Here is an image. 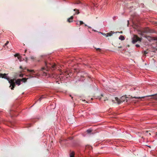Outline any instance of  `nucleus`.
<instances>
[{
  "label": "nucleus",
  "mask_w": 157,
  "mask_h": 157,
  "mask_svg": "<svg viewBox=\"0 0 157 157\" xmlns=\"http://www.w3.org/2000/svg\"><path fill=\"white\" fill-rule=\"evenodd\" d=\"M62 140H60V141H59V142H60V143H61V142H62Z\"/></svg>",
  "instance_id": "obj_33"
},
{
  "label": "nucleus",
  "mask_w": 157,
  "mask_h": 157,
  "mask_svg": "<svg viewBox=\"0 0 157 157\" xmlns=\"http://www.w3.org/2000/svg\"><path fill=\"white\" fill-rule=\"evenodd\" d=\"M151 96H152V98L153 99H154L156 100H157V94L147 96V97H151Z\"/></svg>",
  "instance_id": "obj_9"
},
{
  "label": "nucleus",
  "mask_w": 157,
  "mask_h": 157,
  "mask_svg": "<svg viewBox=\"0 0 157 157\" xmlns=\"http://www.w3.org/2000/svg\"><path fill=\"white\" fill-rule=\"evenodd\" d=\"M85 26H86L87 25H86V24H85Z\"/></svg>",
  "instance_id": "obj_38"
},
{
  "label": "nucleus",
  "mask_w": 157,
  "mask_h": 157,
  "mask_svg": "<svg viewBox=\"0 0 157 157\" xmlns=\"http://www.w3.org/2000/svg\"><path fill=\"white\" fill-rule=\"evenodd\" d=\"M26 52H27V55L28 56V55H30V52H28L27 50V49H25V53H26Z\"/></svg>",
  "instance_id": "obj_18"
},
{
  "label": "nucleus",
  "mask_w": 157,
  "mask_h": 157,
  "mask_svg": "<svg viewBox=\"0 0 157 157\" xmlns=\"http://www.w3.org/2000/svg\"><path fill=\"white\" fill-rule=\"evenodd\" d=\"M9 43V41H7L6 43L3 45V47L5 48V49L7 48L8 47L7 46V45Z\"/></svg>",
  "instance_id": "obj_11"
},
{
  "label": "nucleus",
  "mask_w": 157,
  "mask_h": 157,
  "mask_svg": "<svg viewBox=\"0 0 157 157\" xmlns=\"http://www.w3.org/2000/svg\"><path fill=\"white\" fill-rule=\"evenodd\" d=\"M46 67H42V70H46L47 71L51 69L52 70H55L56 68V66L55 64H52L51 63H48L46 62H45Z\"/></svg>",
  "instance_id": "obj_1"
},
{
  "label": "nucleus",
  "mask_w": 157,
  "mask_h": 157,
  "mask_svg": "<svg viewBox=\"0 0 157 157\" xmlns=\"http://www.w3.org/2000/svg\"><path fill=\"white\" fill-rule=\"evenodd\" d=\"M136 46L137 47V48H139V47H140V45L139 44H136Z\"/></svg>",
  "instance_id": "obj_26"
},
{
  "label": "nucleus",
  "mask_w": 157,
  "mask_h": 157,
  "mask_svg": "<svg viewBox=\"0 0 157 157\" xmlns=\"http://www.w3.org/2000/svg\"><path fill=\"white\" fill-rule=\"evenodd\" d=\"M27 71L29 72H31L32 74H33L34 73V71L33 70H30L29 69H27Z\"/></svg>",
  "instance_id": "obj_19"
},
{
  "label": "nucleus",
  "mask_w": 157,
  "mask_h": 157,
  "mask_svg": "<svg viewBox=\"0 0 157 157\" xmlns=\"http://www.w3.org/2000/svg\"><path fill=\"white\" fill-rule=\"evenodd\" d=\"M23 55L24 56H25L26 55V54H24Z\"/></svg>",
  "instance_id": "obj_36"
},
{
  "label": "nucleus",
  "mask_w": 157,
  "mask_h": 157,
  "mask_svg": "<svg viewBox=\"0 0 157 157\" xmlns=\"http://www.w3.org/2000/svg\"><path fill=\"white\" fill-rule=\"evenodd\" d=\"M92 131L91 129H88L86 131V132H87V133H91L92 132Z\"/></svg>",
  "instance_id": "obj_20"
},
{
  "label": "nucleus",
  "mask_w": 157,
  "mask_h": 157,
  "mask_svg": "<svg viewBox=\"0 0 157 157\" xmlns=\"http://www.w3.org/2000/svg\"><path fill=\"white\" fill-rule=\"evenodd\" d=\"M140 34V35H141L142 36H143V35H144L143 33H141Z\"/></svg>",
  "instance_id": "obj_28"
},
{
  "label": "nucleus",
  "mask_w": 157,
  "mask_h": 157,
  "mask_svg": "<svg viewBox=\"0 0 157 157\" xmlns=\"http://www.w3.org/2000/svg\"><path fill=\"white\" fill-rule=\"evenodd\" d=\"M114 33L112 31H111L110 32H109V33H107L106 34H105V35L106 37H108L109 36H111Z\"/></svg>",
  "instance_id": "obj_7"
},
{
  "label": "nucleus",
  "mask_w": 157,
  "mask_h": 157,
  "mask_svg": "<svg viewBox=\"0 0 157 157\" xmlns=\"http://www.w3.org/2000/svg\"><path fill=\"white\" fill-rule=\"evenodd\" d=\"M115 99L116 100V101L117 102L118 104L121 103V101H120V100L117 97H116L115 98Z\"/></svg>",
  "instance_id": "obj_14"
},
{
  "label": "nucleus",
  "mask_w": 157,
  "mask_h": 157,
  "mask_svg": "<svg viewBox=\"0 0 157 157\" xmlns=\"http://www.w3.org/2000/svg\"><path fill=\"white\" fill-rule=\"evenodd\" d=\"M122 31H121L120 33H122Z\"/></svg>",
  "instance_id": "obj_35"
},
{
  "label": "nucleus",
  "mask_w": 157,
  "mask_h": 157,
  "mask_svg": "<svg viewBox=\"0 0 157 157\" xmlns=\"http://www.w3.org/2000/svg\"><path fill=\"white\" fill-rule=\"evenodd\" d=\"M8 81H9V82L10 83V87H11V90H13V89L15 86V79H10Z\"/></svg>",
  "instance_id": "obj_3"
},
{
  "label": "nucleus",
  "mask_w": 157,
  "mask_h": 157,
  "mask_svg": "<svg viewBox=\"0 0 157 157\" xmlns=\"http://www.w3.org/2000/svg\"><path fill=\"white\" fill-rule=\"evenodd\" d=\"M119 39L122 40H124L125 39V38L124 36L121 35L119 37Z\"/></svg>",
  "instance_id": "obj_12"
},
{
  "label": "nucleus",
  "mask_w": 157,
  "mask_h": 157,
  "mask_svg": "<svg viewBox=\"0 0 157 157\" xmlns=\"http://www.w3.org/2000/svg\"><path fill=\"white\" fill-rule=\"evenodd\" d=\"M46 98V97L45 96L42 95L41 96V97L39 98L38 100L40 101L43 98Z\"/></svg>",
  "instance_id": "obj_13"
},
{
  "label": "nucleus",
  "mask_w": 157,
  "mask_h": 157,
  "mask_svg": "<svg viewBox=\"0 0 157 157\" xmlns=\"http://www.w3.org/2000/svg\"><path fill=\"white\" fill-rule=\"evenodd\" d=\"M88 78H90V76H88Z\"/></svg>",
  "instance_id": "obj_34"
},
{
  "label": "nucleus",
  "mask_w": 157,
  "mask_h": 157,
  "mask_svg": "<svg viewBox=\"0 0 157 157\" xmlns=\"http://www.w3.org/2000/svg\"><path fill=\"white\" fill-rule=\"evenodd\" d=\"M7 74H1V77L4 78L8 80L10 79L7 75Z\"/></svg>",
  "instance_id": "obj_5"
},
{
  "label": "nucleus",
  "mask_w": 157,
  "mask_h": 157,
  "mask_svg": "<svg viewBox=\"0 0 157 157\" xmlns=\"http://www.w3.org/2000/svg\"><path fill=\"white\" fill-rule=\"evenodd\" d=\"M20 68L21 69H22V67L21 66H20Z\"/></svg>",
  "instance_id": "obj_32"
},
{
  "label": "nucleus",
  "mask_w": 157,
  "mask_h": 157,
  "mask_svg": "<svg viewBox=\"0 0 157 157\" xmlns=\"http://www.w3.org/2000/svg\"><path fill=\"white\" fill-rule=\"evenodd\" d=\"M19 55H20L19 53H16L14 55V56L15 57H17Z\"/></svg>",
  "instance_id": "obj_25"
},
{
  "label": "nucleus",
  "mask_w": 157,
  "mask_h": 157,
  "mask_svg": "<svg viewBox=\"0 0 157 157\" xmlns=\"http://www.w3.org/2000/svg\"><path fill=\"white\" fill-rule=\"evenodd\" d=\"M152 40H154L157 41V37H153L152 38Z\"/></svg>",
  "instance_id": "obj_21"
},
{
  "label": "nucleus",
  "mask_w": 157,
  "mask_h": 157,
  "mask_svg": "<svg viewBox=\"0 0 157 157\" xmlns=\"http://www.w3.org/2000/svg\"><path fill=\"white\" fill-rule=\"evenodd\" d=\"M144 98V97H135V98Z\"/></svg>",
  "instance_id": "obj_27"
},
{
  "label": "nucleus",
  "mask_w": 157,
  "mask_h": 157,
  "mask_svg": "<svg viewBox=\"0 0 157 157\" xmlns=\"http://www.w3.org/2000/svg\"><path fill=\"white\" fill-rule=\"evenodd\" d=\"M74 10L75 11H76L75 14H78L79 13V10L78 9H74Z\"/></svg>",
  "instance_id": "obj_15"
},
{
  "label": "nucleus",
  "mask_w": 157,
  "mask_h": 157,
  "mask_svg": "<svg viewBox=\"0 0 157 157\" xmlns=\"http://www.w3.org/2000/svg\"><path fill=\"white\" fill-rule=\"evenodd\" d=\"M87 148H88L90 150L92 149V147L91 146L87 145L86 146V148L87 149Z\"/></svg>",
  "instance_id": "obj_17"
},
{
  "label": "nucleus",
  "mask_w": 157,
  "mask_h": 157,
  "mask_svg": "<svg viewBox=\"0 0 157 157\" xmlns=\"http://www.w3.org/2000/svg\"><path fill=\"white\" fill-rule=\"evenodd\" d=\"M142 40V38H139L136 35H134L132 38V43L135 44L138 41H141Z\"/></svg>",
  "instance_id": "obj_4"
},
{
  "label": "nucleus",
  "mask_w": 157,
  "mask_h": 157,
  "mask_svg": "<svg viewBox=\"0 0 157 157\" xmlns=\"http://www.w3.org/2000/svg\"><path fill=\"white\" fill-rule=\"evenodd\" d=\"M80 3V1H78V2H77L76 3L77 4H78L79 3Z\"/></svg>",
  "instance_id": "obj_30"
},
{
  "label": "nucleus",
  "mask_w": 157,
  "mask_h": 157,
  "mask_svg": "<svg viewBox=\"0 0 157 157\" xmlns=\"http://www.w3.org/2000/svg\"><path fill=\"white\" fill-rule=\"evenodd\" d=\"M21 57L20 55H19V56H18L17 57L18 59H19L20 60V61H21Z\"/></svg>",
  "instance_id": "obj_22"
},
{
  "label": "nucleus",
  "mask_w": 157,
  "mask_h": 157,
  "mask_svg": "<svg viewBox=\"0 0 157 157\" xmlns=\"http://www.w3.org/2000/svg\"><path fill=\"white\" fill-rule=\"evenodd\" d=\"M147 53H148V52L147 51H145L144 52V54H147Z\"/></svg>",
  "instance_id": "obj_29"
},
{
  "label": "nucleus",
  "mask_w": 157,
  "mask_h": 157,
  "mask_svg": "<svg viewBox=\"0 0 157 157\" xmlns=\"http://www.w3.org/2000/svg\"><path fill=\"white\" fill-rule=\"evenodd\" d=\"M75 153L74 151L71 152L70 154V157H75Z\"/></svg>",
  "instance_id": "obj_10"
},
{
  "label": "nucleus",
  "mask_w": 157,
  "mask_h": 157,
  "mask_svg": "<svg viewBox=\"0 0 157 157\" xmlns=\"http://www.w3.org/2000/svg\"><path fill=\"white\" fill-rule=\"evenodd\" d=\"M96 49V51H98L99 52H101V49L100 48H97Z\"/></svg>",
  "instance_id": "obj_23"
},
{
  "label": "nucleus",
  "mask_w": 157,
  "mask_h": 157,
  "mask_svg": "<svg viewBox=\"0 0 157 157\" xmlns=\"http://www.w3.org/2000/svg\"><path fill=\"white\" fill-rule=\"evenodd\" d=\"M27 79L26 78H23L21 79V81L23 82H25L26 81Z\"/></svg>",
  "instance_id": "obj_16"
},
{
  "label": "nucleus",
  "mask_w": 157,
  "mask_h": 157,
  "mask_svg": "<svg viewBox=\"0 0 157 157\" xmlns=\"http://www.w3.org/2000/svg\"><path fill=\"white\" fill-rule=\"evenodd\" d=\"M156 50H157V49H156Z\"/></svg>",
  "instance_id": "obj_39"
},
{
  "label": "nucleus",
  "mask_w": 157,
  "mask_h": 157,
  "mask_svg": "<svg viewBox=\"0 0 157 157\" xmlns=\"http://www.w3.org/2000/svg\"><path fill=\"white\" fill-rule=\"evenodd\" d=\"M76 24H77V25H79V24H78V23H76Z\"/></svg>",
  "instance_id": "obj_37"
},
{
  "label": "nucleus",
  "mask_w": 157,
  "mask_h": 157,
  "mask_svg": "<svg viewBox=\"0 0 157 157\" xmlns=\"http://www.w3.org/2000/svg\"><path fill=\"white\" fill-rule=\"evenodd\" d=\"M20 77H23V75H22V74H21V75H20Z\"/></svg>",
  "instance_id": "obj_31"
},
{
  "label": "nucleus",
  "mask_w": 157,
  "mask_h": 157,
  "mask_svg": "<svg viewBox=\"0 0 157 157\" xmlns=\"http://www.w3.org/2000/svg\"><path fill=\"white\" fill-rule=\"evenodd\" d=\"M21 79H18L16 80L15 81V83L19 86L21 84Z\"/></svg>",
  "instance_id": "obj_8"
},
{
  "label": "nucleus",
  "mask_w": 157,
  "mask_h": 157,
  "mask_svg": "<svg viewBox=\"0 0 157 157\" xmlns=\"http://www.w3.org/2000/svg\"><path fill=\"white\" fill-rule=\"evenodd\" d=\"M67 73L65 72L64 74H63L62 73H60L59 75H58L57 76V78L58 79H59L60 80H63L66 78H67V77H66Z\"/></svg>",
  "instance_id": "obj_2"
},
{
  "label": "nucleus",
  "mask_w": 157,
  "mask_h": 157,
  "mask_svg": "<svg viewBox=\"0 0 157 157\" xmlns=\"http://www.w3.org/2000/svg\"><path fill=\"white\" fill-rule=\"evenodd\" d=\"M74 17L73 16H71L70 18L67 19V21L69 23L72 22L73 19Z\"/></svg>",
  "instance_id": "obj_6"
},
{
  "label": "nucleus",
  "mask_w": 157,
  "mask_h": 157,
  "mask_svg": "<svg viewBox=\"0 0 157 157\" xmlns=\"http://www.w3.org/2000/svg\"><path fill=\"white\" fill-rule=\"evenodd\" d=\"M79 25H81L83 24H84L83 22L82 21H79Z\"/></svg>",
  "instance_id": "obj_24"
}]
</instances>
